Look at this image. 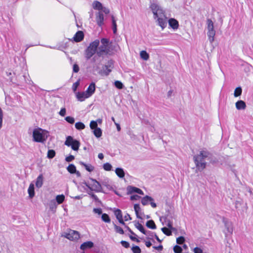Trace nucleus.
Segmentation results:
<instances>
[{
	"mask_svg": "<svg viewBox=\"0 0 253 253\" xmlns=\"http://www.w3.org/2000/svg\"><path fill=\"white\" fill-rule=\"evenodd\" d=\"M131 251L133 253H141V251L140 248L137 246H133L131 248Z\"/></svg>",
	"mask_w": 253,
	"mask_h": 253,
	"instance_id": "a19ab883",
	"label": "nucleus"
},
{
	"mask_svg": "<svg viewBox=\"0 0 253 253\" xmlns=\"http://www.w3.org/2000/svg\"><path fill=\"white\" fill-rule=\"evenodd\" d=\"M125 227L130 232V234H131V235L129 236L130 239L133 241L139 242V240L135 237L136 236V235L130 229V228L127 226H126Z\"/></svg>",
	"mask_w": 253,
	"mask_h": 253,
	"instance_id": "6ab92c4d",
	"label": "nucleus"
},
{
	"mask_svg": "<svg viewBox=\"0 0 253 253\" xmlns=\"http://www.w3.org/2000/svg\"><path fill=\"white\" fill-rule=\"evenodd\" d=\"M79 66L77 64H75L73 65V72L75 73H78L79 72Z\"/></svg>",
	"mask_w": 253,
	"mask_h": 253,
	"instance_id": "e2e57ef3",
	"label": "nucleus"
},
{
	"mask_svg": "<svg viewBox=\"0 0 253 253\" xmlns=\"http://www.w3.org/2000/svg\"><path fill=\"white\" fill-rule=\"evenodd\" d=\"M111 18H112V26H113L112 28H113V33L115 34L116 33L117 30V24H116V22L114 16L113 15H112Z\"/></svg>",
	"mask_w": 253,
	"mask_h": 253,
	"instance_id": "2f4dec72",
	"label": "nucleus"
},
{
	"mask_svg": "<svg viewBox=\"0 0 253 253\" xmlns=\"http://www.w3.org/2000/svg\"><path fill=\"white\" fill-rule=\"evenodd\" d=\"M89 97V96H88L87 95V93L84 92H78L77 93V98L80 101H84L85 98H87Z\"/></svg>",
	"mask_w": 253,
	"mask_h": 253,
	"instance_id": "f3484780",
	"label": "nucleus"
},
{
	"mask_svg": "<svg viewBox=\"0 0 253 253\" xmlns=\"http://www.w3.org/2000/svg\"><path fill=\"white\" fill-rule=\"evenodd\" d=\"M95 90V84L94 83H91L85 92L87 93L88 96L90 97L94 93Z\"/></svg>",
	"mask_w": 253,
	"mask_h": 253,
	"instance_id": "f8f14e48",
	"label": "nucleus"
},
{
	"mask_svg": "<svg viewBox=\"0 0 253 253\" xmlns=\"http://www.w3.org/2000/svg\"><path fill=\"white\" fill-rule=\"evenodd\" d=\"M115 173L120 178H123L125 176V172L122 168H118L115 169Z\"/></svg>",
	"mask_w": 253,
	"mask_h": 253,
	"instance_id": "b1692460",
	"label": "nucleus"
},
{
	"mask_svg": "<svg viewBox=\"0 0 253 253\" xmlns=\"http://www.w3.org/2000/svg\"><path fill=\"white\" fill-rule=\"evenodd\" d=\"M127 191L128 194L136 193L140 195H144L143 192L140 189L132 186H127Z\"/></svg>",
	"mask_w": 253,
	"mask_h": 253,
	"instance_id": "9d476101",
	"label": "nucleus"
},
{
	"mask_svg": "<svg viewBox=\"0 0 253 253\" xmlns=\"http://www.w3.org/2000/svg\"><path fill=\"white\" fill-rule=\"evenodd\" d=\"M112 70L111 69H106L105 68V66H104L102 68V70L101 71V73L102 74H103L105 76H108L110 73L111 72Z\"/></svg>",
	"mask_w": 253,
	"mask_h": 253,
	"instance_id": "58836bf2",
	"label": "nucleus"
},
{
	"mask_svg": "<svg viewBox=\"0 0 253 253\" xmlns=\"http://www.w3.org/2000/svg\"><path fill=\"white\" fill-rule=\"evenodd\" d=\"M64 144L68 147L71 146L74 151H78L80 146V142L74 139L72 136H68L66 138Z\"/></svg>",
	"mask_w": 253,
	"mask_h": 253,
	"instance_id": "423d86ee",
	"label": "nucleus"
},
{
	"mask_svg": "<svg viewBox=\"0 0 253 253\" xmlns=\"http://www.w3.org/2000/svg\"><path fill=\"white\" fill-rule=\"evenodd\" d=\"M67 169L70 173L73 174L76 172V168L74 165L70 164L67 168Z\"/></svg>",
	"mask_w": 253,
	"mask_h": 253,
	"instance_id": "c756f323",
	"label": "nucleus"
},
{
	"mask_svg": "<svg viewBox=\"0 0 253 253\" xmlns=\"http://www.w3.org/2000/svg\"><path fill=\"white\" fill-rule=\"evenodd\" d=\"M115 86L119 89H122L124 87L122 83L119 81H116L114 83Z\"/></svg>",
	"mask_w": 253,
	"mask_h": 253,
	"instance_id": "a18cd8bd",
	"label": "nucleus"
},
{
	"mask_svg": "<svg viewBox=\"0 0 253 253\" xmlns=\"http://www.w3.org/2000/svg\"><path fill=\"white\" fill-rule=\"evenodd\" d=\"M173 251L175 253H181L182 250V248L180 246H179L178 245H176L173 248Z\"/></svg>",
	"mask_w": 253,
	"mask_h": 253,
	"instance_id": "09e8293b",
	"label": "nucleus"
},
{
	"mask_svg": "<svg viewBox=\"0 0 253 253\" xmlns=\"http://www.w3.org/2000/svg\"><path fill=\"white\" fill-rule=\"evenodd\" d=\"M83 184L87 187L90 190L91 188V181L90 182H83Z\"/></svg>",
	"mask_w": 253,
	"mask_h": 253,
	"instance_id": "0e129e2a",
	"label": "nucleus"
},
{
	"mask_svg": "<svg viewBox=\"0 0 253 253\" xmlns=\"http://www.w3.org/2000/svg\"><path fill=\"white\" fill-rule=\"evenodd\" d=\"M66 110L65 108H61L59 114L60 116L64 117L66 114Z\"/></svg>",
	"mask_w": 253,
	"mask_h": 253,
	"instance_id": "bf43d9fd",
	"label": "nucleus"
},
{
	"mask_svg": "<svg viewBox=\"0 0 253 253\" xmlns=\"http://www.w3.org/2000/svg\"><path fill=\"white\" fill-rule=\"evenodd\" d=\"M49 136L48 131L38 127L34 129L33 131V140L35 142L43 143Z\"/></svg>",
	"mask_w": 253,
	"mask_h": 253,
	"instance_id": "7ed1b4c3",
	"label": "nucleus"
},
{
	"mask_svg": "<svg viewBox=\"0 0 253 253\" xmlns=\"http://www.w3.org/2000/svg\"><path fill=\"white\" fill-rule=\"evenodd\" d=\"M43 176H42V174H40L37 179H36V186L38 188H41L42 184H43Z\"/></svg>",
	"mask_w": 253,
	"mask_h": 253,
	"instance_id": "a211bd4d",
	"label": "nucleus"
},
{
	"mask_svg": "<svg viewBox=\"0 0 253 253\" xmlns=\"http://www.w3.org/2000/svg\"><path fill=\"white\" fill-rule=\"evenodd\" d=\"M103 169L106 171H110V170H111L112 168V165L109 163H106L104 164L103 165Z\"/></svg>",
	"mask_w": 253,
	"mask_h": 253,
	"instance_id": "79ce46f5",
	"label": "nucleus"
},
{
	"mask_svg": "<svg viewBox=\"0 0 253 253\" xmlns=\"http://www.w3.org/2000/svg\"><path fill=\"white\" fill-rule=\"evenodd\" d=\"M134 210L135 212L136 217L138 218L142 219V217L139 215V211H141L140 207L139 204H135L134 205Z\"/></svg>",
	"mask_w": 253,
	"mask_h": 253,
	"instance_id": "bb28decb",
	"label": "nucleus"
},
{
	"mask_svg": "<svg viewBox=\"0 0 253 253\" xmlns=\"http://www.w3.org/2000/svg\"><path fill=\"white\" fill-rule=\"evenodd\" d=\"M146 225L150 229H155L156 228V225L154 221L152 220L147 221L146 223Z\"/></svg>",
	"mask_w": 253,
	"mask_h": 253,
	"instance_id": "a878e982",
	"label": "nucleus"
},
{
	"mask_svg": "<svg viewBox=\"0 0 253 253\" xmlns=\"http://www.w3.org/2000/svg\"><path fill=\"white\" fill-rule=\"evenodd\" d=\"M104 16L102 12L99 11L96 14V21L99 27H101L104 24Z\"/></svg>",
	"mask_w": 253,
	"mask_h": 253,
	"instance_id": "9b49d317",
	"label": "nucleus"
},
{
	"mask_svg": "<svg viewBox=\"0 0 253 253\" xmlns=\"http://www.w3.org/2000/svg\"><path fill=\"white\" fill-rule=\"evenodd\" d=\"M75 126L76 128L78 130H82L85 128V125L80 122L76 123Z\"/></svg>",
	"mask_w": 253,
	"mask_h": 253,
	"instance_id": "72a5a7b5",
	"label": "nucleus"
},
{
	"mask_svg": "<svg viewBox=\"0 0 253 253\" xmlns=\"http://www.w3.org/2000/svg\"><path fill=\"white\" fill-rule=\"evenodd\" d=\"M80 84L79 81H77L76 83H74L72 85V89L74 92H75L77 90L78 87Z\"/></svg>",
	"mask_w": 253,
	"mask_h": 253,
	"instance_id": "603ef678",
	"label": "nucleus"
},
{
	"mask_svg": "<svg viewBox=\"0 0 253 253\" xmlns=\"http://www.w3.org/2000/svg\"><path fill=\"white\" fill-rule=\"evenodd\" d=\"M113 64H114V63H113V60H110L108 61L107 64L105 65L104 66H105V68H106V69L109 68V69H111L112 70V69L113 68Z\"/></svg>",
	"mask_w": 253,
	"mask_h": 253,
	"instance_id": "c03bdc74",
	"label": "nucleus"
},
{
	"mask_svg": "<svg viewBox=\"0 0 253 253\" xmlns=\"http://www.w3.org/2000/svg\"><path fill=\"white\" fill-rule=\"evenodd\" d=\"M140 198V197L137 195H133L130 196V200L132 201L138 200Z\"/></svg>",
	"mask_w": 253,
	"mask_h": 253,
	"instance_id": "680f3d73",
	"label": "nucleus"
},
{
	"mask_svg": "<svg viewBox=\"0 0 253 253\" xmlns=\"http://www.w3.org/2000/svg\"><path fill=\"white\" fill-rule=\"evenodd\" d=\"M93 211L95 213H97L99 215L102 214V209L100 208H94L93 210Z\"/></svg>",
	"mask_w": 253,
	"mask_h": 253,
	"instance_id": "4d7b16f0",
	"label": "nucleus"
},
{
	"mask_svg": "<svg viewBox=\"0 0 253 253\" xmlns=\"http://www.w3.org/2000/svg\"><path fill=\"white\" fill-rule=\"evenodd\" d=\"M167 226H168L169 229L170 230H172L173 231H174L175 230V229L172 227V223L170 221L168 222V223L167 224Z\"/></svg>",
	"mask_w": 253,
	"mask_h": 253,
	"instance_id": "338daca9",
	"label": "nucleus"
},
{
	"mask_svg": "<svg viewBox=\"0 0 253 253\" xmlns=\"http://www.w3.org/2000/svg\"><path fill=\"white\" fill-rule=\"evenodd\" d=\"M154 15V18L158 22V24L164 29L167 25V17L162 8L156 3H151L150 6Z\"/></svg>",
	"mask_w": 253,
	"mask_h": 253,
	"instance_id": "f257e3e1",
	"label": "nucleus"
},
{
	"mask_svg": "<svg viewBox=\"0 0 253 253\" xmlns=\"http://www.w3.org/2000/svg\"><path fill=\"white\" fill-rule=\"evenodd\" d=\"M50 208L52 210L56 208V202L54 200H52L50 202Z\"/></svg>",
	"mask_w": 253,
	"mask_h": 253,
	"instance_id": "13d9d810",
	"label": "nucleus"
},
{
	"mask_svg": "<svg viewBox=\"0 0 253 253\" xmlns=\"http://www.w3.org/2000/svg\"><path fill=\"white\" fill-rule=\"evenodd\" d=\"M84 35L82 31H78L74 37V40L76 42H80L84 39Z\"/></svg>",
	"mask_w": 253,
	"mask_h": 253,
	"instance_id": "2eb2a0df",
	"label": "nucleus"
},
{
	"mask_svg": "<svg viewBox=\"0 0 253 253\" xmlns=\"http://www.w3.org/2000/svg\"><path fill=\"white\" fill-rule=\"evenodd\" d=\"M28 192L29 194V197L32 198L35 196V190H34V185L33 183H31L28 189Z\"/></svg>",
	"mask_w": 253,
	"mask_h": 253,
	"instance_id": "aec40b11",
	"label": "nucleus"
},
{
	"mask_svg": "<svg viewBox=\"0 0 253 253\" xmlns=\"http://www.w3.org/2000/svg\"><path fill=\"white\" fill-rule=\"evenodd\" d=\"M185 241V239L183 237L180 236L176 239V243L178 244H182Z\"/></svg>",
	"mask_w": 253,
	"mask_h": 253,
	"instance_id": "8fccbe9b",
	"label": "nucleus"
},
{
	"mask_svg": "<svg viewBox=\"0 0 253 253\" xmlns=\"http://www.w3.org/2000/svg\"><path fill=\"white\" fill-rule=\"evenodd\" d=\"M88 194L91 196V198H92L94 199V200L95 202L99 201V199L98 198L97 196L96 195H95L94 194H93L92 192H91V191H90L89 192H88Z\"/></svg>",
	"mask_w": 253,
	"mask_h": 253,
	"instance_id": "3c124183",
	"label": "nucleus"
},
{
	"mask_svg": "<svg viewBox=\"0 0 253 253\" xmlns=\"http://www.w3.org/2000/svg\"><path fill=\"white\" fill-rule=\"evenodd\" d=\"M93 8L94 9L100 10L102 8V4L98 1H94L92 4Z\"/></svg>",
	"mask_w": 253,
	"mask_h": 253,
	"instance_id": "393cba45",
	"label": "nucleus"
},
{
	"mask_svg": "<svg viewBox=\"0 0 253 253\" xmlns=\"http://www.w3.org/2000/svg\"><path fill=\"white\" fill-rule=\"evenodd\" d=\"M162 231L165 234H166L167 236H170L171 235L172 230H170L169 228H167L166 227H163L162 228Z\"/></svg>",
	"mask_w": 253,
	"mask_h": 253,
	"instance_id": "4c0bfd02",
	"label": "nucleus"
},
{
	"mask_svg": "<svg viewBox=\"0 0 253 253\" xmlns=\"http://www.w3.org/2000/svg\"><path fill=\"white\" fill-rule=\"evenodd\" d=\"M55 155V152L53 150H49L47 152V157L49 159H52Z\"/></svg>",
	"mask_w": 253,
	"mask_h": 253,
	"instance_id": "e433bc0d",
	"label": "nucleus"
},
{
	"mask_svg": "<svg viewBox=\"0 0 253 253\" xmlns=\"http://www.w3.org/2000/svg\"><path fill=\"white\" fill-rule=\"evenodd\" d=\"M98 47V49H97V55L99 57L102 56L104 55L110 54L109 48L108 45L101 44V45Z\"/></svg>",
	"mask_w": 253,
	"mask_h": 253,
	"instance_id": "1a4fd4ad",
	"label": "nucleus"
},
{
	"mask_svg": "<svg viewBox=\"0 0 253 253\" xmlns=\"http://www.w3.org/2000/svg\"><path fill=\"white\" fill-rule=\"evenodd\" d=\"M169 24L170 27L173 30L177 29L179 26L178 22L174 18H170L169 21Z\"/></svg>",
	"mask_w": 253,
	"mask_h": 253,
	"instance_id": "4468645a",
	"label": "nucleus"
},
{
	"mask_svg": "<svg viewBox=\"0 0 253 253\" xmlns=\"http://www.w3.org/2000/svg\"><path fill=\"white\" fill-rule=\"evenodd\" d=\"M101 219L103 221L106 223H110L111 222V219L109 215L106 213L102 214Z\"/></svg>",
	"mask_w": 253,
	"mask_h": 253,
	"instance_id": "f704fd0d",
	"label": "nucleus"
},
{
	"mask_svg": "<svg viewBox=\"0 0 253 253\" xmlns=\"http://www.w3.org/2000/svg\"><path fill=\"white\" fill-rule=\"evenodd\" d=\"M89 180L91 181V191H94L95 192H103L102 187L98 181L92 178H90Z\"/></svg>",
	"mask_w": 253,
	"mask_h": 253,
	"instance_id": "0eeeda50",
	"label": "nucleus"
},
{
	"mask_svg": "<svg viewBox=\"0 0 253 253\" xmlns=\"http://www.w3.org/2000/svg\"><path fill=\"white\" fill-rule=\"evenodd\" d=\"M93 134L97 138H99L102 135V130L99 127L96 128L93 130Z\"/></svg>",
	"mask_w": 253,
	"mask_h": 253,
	"instance_id": "7c9ffc66",
	"label": "nucleus"
},
{
	"mask_svg": "<svg viewBox=\"0 0 253 253\" xmlns=\"http://www.w3.org/2000/svg\"><path fill=\"white\" fill-rule=\"evenodd\" d=\"M114 214L118 220L123 218L122 211L120 209L115 210L114 211Z\"/></svg>",
	"mask_w": 253,
	"mask_h": 253,
	"instance_id": "473e14b6",
	"label": "nucleus"
},
{
	"mask_svg": "<svg viewBox=\"0 0 253 253\" xmlns=\"http://www.w3.org/2000/svg\"><path fill=\"white\" fill-rule=\"evenodd\" d=\"M153 199L149 196H146L141 199V203L143 205L145 206L148 204L149 202L153 201Z\"/></svg>",
	"mask_w": 253,
	"mask_h": 253,
	"instance_id": "412c9836",
	"label": "nucleus"
},
{
	"mask_svg": "<svg viewBox=\"0 0 253 253\" xmlns=\"http://www.w3.org/2000/svg\"><path fill=\"white\" fill-rule=\"evenodd\" d=\"M207 35L208 39L211 43H212L214 40V36L215 35V31L214 29L213 22L210 19H207Z\"/></svg>",
	"mask_w": 253,
	"mask_h": 253,
	"instance_id": "39448f33",
	"label": "nucleus"
},
{
	"mask_svg": "<svg viewBox=\"0 0 253 253\" xmlns=\"http://www.w3.org/2000/svg\"><path fill=\"white\" fill-rule=\"evenodd\" d=\"M99 44V41L96 40L90 43L89 46L84 51V56L86 60H89L96 52Z\"/></svg>",
	"mask_w": 253,
	"mask_h": 253,
	"instance_id": "20e7f679",
	"label": "nucleus"
},
{
	"mask_svg": "<svg viewBox=\"0 0 253 253\" xmlns=\"http://www.w3.org/2000/svg\"><path fill=\"white\" fill-rule=\"evenodd\" d=\"M242 89L241 87L236 88L234 91V95L235 97H238L241 95Z\"/></svg>",
	"mask_w": 253,
	"mask_h": 253,
	"instance_id": "c9c22d12",
	"label": "nucleus"
},
{
	"mask_svg": "<svg viewBox=\"0 0 253 253\" xmlns=\"http://www.w3.org/2000/svg\"><path fill=\"white\" fill-rule=\"evenodd\" d=\"M121 245L126 248H128L129 247V244L128 242L125 241H122L121 242Z\"/></svg>",
	"mask_w": 253,
	"mask_h": 253,
	"instance_id": "6e6d98bb",
	"label": "nucleus"
},
{
	"mask_svg": "<svg viewBox=\"0 0 253 253\" xmlns=\"http://www.w3.org/2000/svg\"><path fill=\"white\" fill-rule=\"evenodd\" d=\"M90 127L92 129H94L96 128H97V122L94 121H91L90 123Z\"/></svg>",
	"mask_w": 253,
	"mask_h": 253,
	"instance_id": "de8ad7c7",
	"label": "nucleus"
},
{
	"mask_svg": "<svg viewBox=\"0 0 253 253\" xmlns=\"http://www.w3.org/2000/svg\"><path fill=\"white\" fill-rule=\"evenodd\" d=\"M102 10V12L105 13V14H107L110 12V10L105 7H103L101 9Z\"/></svg>",
	"mask_w": 253,
	"mask_h": 253,
	"instance_id": "69168bd1",
	"label": "nucleus"
},
{
	"mask_svg": "<svg viewBox=\"0 0 253 253\" xmlns=\"http://www.w3.org/2000/svg\"><path fill=\"white\" fill-rule=\"evenodd\" d=\"M236 108L237 110H244L246 108L245 102L242 100L238 101L235 104Z\"/></svg>",
	"mask_w": 253,
	"mask_h": 253,
	"instance_id": "dca6fc26",
	"label": "nucleus"
},
{
	"mask_svg": "<svg viewBox=\"0 0 253 253\" xmlns=\"http://www.w3.org/2000/svg\"><path fill=\"white\" fill-rule=\"evenodd\" d=\"M94 244L91 241H87L83 243L80 247V249L82 250H85L87 249H91L93 247Z\"/></svg>",
	"mask_w": 253,
	"mask_h": 253,
	"instance_id": "ddd939ff",
	"label": "nucleus"
},
{
	"mask_svg": "<svg viewBox=\"0 0 253 253\" xmlns=\"http://www.w3.org/2000/svg\"><path fill=\"white\" fill-rule=\"evenodd\" d=\"M212 155L208 151L203 150L199 154L194 157V161L197 169L199 171L203 170L206 167V160H210L211 163H214L215 161H212L211 159Z\"/></svg>",
	"mask_w": 253,
	"mask_h": 253,
	"instance_id": "f03ea898",
	"label": "nucleus"
},
{
	"mask_svg": "<svg viewBox=\"0 0 253 253\" xmlns=\"http://www.w3.org/2000/svg\"><path fill=\"white\" fill-rule=\"evenodd\" d=\"M75 159V157L73 155H69L68 157H66L65 158V161L67 162H70Z\"/></svg>",
	"mask_w": 253,
	"mask_h": 253,
	"instance_id": "864d4df0",
	"label": "nucleus"
},
{
	"mask_svg": "<svg viewBox=\"0 0 253 253\" xmlns=\"http://www.w3.org/2000/svg\"><path fill=\"white\" fill-rule=\"evenodd\" d=\"M64 237L71 241H76L80 238V234L78 231L70 230L65 233Z\"/></svg>",
	"mask_w": 253,
	"mask_h": 253,
	"instance_id": "6e6552de",
	"label": "nucleus"
},
{
	"mask_svg": "<svg viewBox=\"0 0 253 253\" xmlns=\"http://www.w3.org/2000/svg\"><path fill=\"white\" fill-rule=\"evenodd\" d=\"M131 220V217H130V215L128 213H127L126 215L124 216V220L125 221H128Z\"/></svg>",
	"mask_w": 253,
	"mask_h": 253,
	"instance_id": "774afa93",
	"label": "nucleus"
},
{
	"mask_svg": "<svg viewBox=\"0 0 253 253\" xmlns=\"http://www.w3.org/2000/svg\"><path fill=\"white\" fill-rule=\"evenodd\" d=\"M80 164L81 165L83 166L85 168V169L89 172L92 171L94 169V167L90 164H86L83 162H80Z\"/></svg>",
	"mask_w": 253,
	"mask_h": 253,
	"instance_id": "5701e85b",
	"label": "nucleus"
},
{
	"mask_svg": "<svg viewBox=\"0 0 253 253\" xmlns=\"http://www.w3.org/2000/svg\"><path fill=\"white\" fill-rule=\"evenodd\" d=\"M65 200V196L64 195H58L56 197V201L58 204H62Z\"/></svg>",
	"mask_w": 253,
	"mask_h": 253,
	"instance_id": "cd10ccee",
	"label": "nucleus"
},
{
	"mask_svg": "<svg viewBox=\"0 0 253 253\" xmlns=\"http://www.w3.org/2000/svg\"><path fill=\"white\" fill-rule=\"evenodd\" d=\"M194 253H203V250L198 247H196L194 249Z\"/></svg>",
	"mask_w": 253,
	"mask_h": 253,
	"instance_id": "052dcab7",
	"label": "nucleus"
},
{
	"mask_svg": "<svg viewBox=\"0 0 253 253\" xmlns=\"http://www.w3.org/2000/svg\"><path fill=\"white\" fill-rule=\"evenodd\" d=\"M114 228H115V231L116 232H117L120 234H124V231L123 229L121 227H120L116 224H114Z\"/></svg>",
	"mask_w": 253,
	"mask_h": 253,
	"instance_id": "ea45409f",
	"label": "nucleus"
},
{
	"mask_svg": "<svg viewBox=\"0 0 253 253\" xmlns=\"http://www.w3.org/2000/svg\"><path fill=\"white\" fill-rule=\"evenodd\" d=\"M135 227L138 229L141 233H142L143 234H145V235H148V233H150V231H145V230L144 229L143 226L140 224L139 223V222H137L135 224Z\"/></svg>",
	"mask_w": 253,
	"mask_h": 253,
	"instance_id": "4be33fe9",
	"label": "nucleus"
},
{
	"mask_svg": "<svg viewBox=\"0 0 253 253\" xmlns=\"http://www.w3.org/2000/svg\"><path fill=\"white\" fill-rule=\"evenodd\" d=\"M140 56L144 60H147L149 58V54L145 50H142L140 52Z\"/></svg>",
	"mask_w": 253,
	"mask_h": 253,
	"instance_id": "c85d7f7f",
	"label": "nucleus"
},
{
	"mask_svg": "<svg viewBox=\"0 0 253 253\" xmlns=\"http://www.w3.org/2000/svg\"><path fill=\"white\" fill-rule=\"evenodd\" d=\"M65 120L69 123L73 124L75 122V119L73 117L67 116L65 118Z\"/></svg>",
	"mask_w": 253,
	"mask_h": 253,
	"instance_id": "49530a36",
	"label": "nucleus"
},
{
	"mask_svg": "<svg viewBox=\"0 0 253 253\" xmlns=\"http://www.w3.org/2000/svg\"><path fill=\"white\" fill-rule=\"evenodd\" d=\"M101 43L102 44L108 46L109 40L106 38H102L101 39Z\"/></svg>",
	"mask_w": 253,
	"mask_h": 253,
	"instance_id": "5fc2aeb1",
	"label": "nucleus"
},
{
	"mask_svg": "<svg viewBox=\"0 0 253 253\" xmlns=\"http://www.w3.org/2000/svg\"><path fill=\"white\" fill-rule=\"evenodd\" d=\"M225 227L226 228L227 231H228V233H229L230 234L232 233L233 230L231 222L225 225Z\"/></svg>",
	"mask_w": 253,
	"mask_h": 253,
	"instance_id": "37998d69",
	"label": "nucleus"
}]
</instances>
